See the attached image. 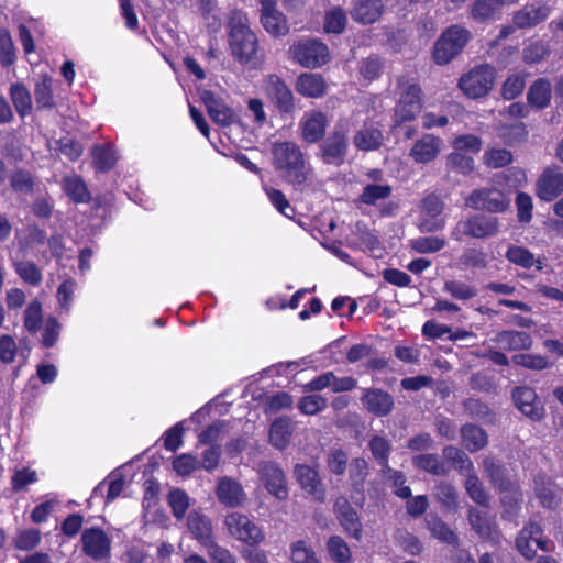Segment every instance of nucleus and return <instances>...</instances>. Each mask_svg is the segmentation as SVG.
<instances>
[{
  "label": "nucleus",
  "mask_w": 563,
  "mask_h": 563,
  "mask_svg": "<svg viewBox=\"0 0 563 563\" xmlns=\"http://www.w3.org/2000/svg\"><path fill=\"white\" fill-rule=\"evenodd\" d=\"M445 244V240L439 236H419L410 240L411 249L420 254L435 253L442 250Z\"/></svg>",
  "instance_id": "obj_53"
},
{
  "label": "nucleus",
  "mask_w": 563,
  "mask_h": 563,
  "mask_svg": "<svg viewBox=\"0 0 563 563\" xmlns=\"http://www.w3.org/2000/svg\"><path fill=\"white\" fill-rule=\"evenodd\" d=\"M228 45L230 55L241 65L258 62L260 45L256 34L250 27L245 12L232 9L227 18Z\"/></svg>",
  "instance_id": "obj_1"
},
{
  "label": "nucleus",
  "mask_w": 563,
  "mask_h": 563,
  "mask_svg": "<svg viewBox=\"0 0 563 563\" xmlns=\"http://www.w3.org/2000/svg\"><path fill=\"white\" fill-rule=\"evenodd\" d=\"M289 58L305 68H320L330 60L328 46L318 38H300L290 45Z\"/></svg>",
  "instance_id": "obj_5"
},
{
  "label": "nucleus",
  "mask_w": 563,
  "mask_h": 563,
  "mask_svg": "<svg viewBox=\"0 0 563 563\" xmlns=\"http://www.w3.org/2000/svg\"><path fill=\"white\" fill-rule=\"evenodd\" d=\"M296 89L307 98H320L327 91V82L320 74L305 73L298 76Z\"/></svg>",
  "instance_id": "obj_29"
},
{
  "label": "nucleus",
  "mask_w": 563,
  "mask_h": 563,
  "mask_svg": "<svg viewBox=\"0 0 563 563\" xmlns=\"http://www.w3.org/2000/svg\"><path fill=\"white\" fill-rule=\"evenodd\" d=\"M385 10L382 0H355L351 16L362 24H372L379 20Z\"/></svg>",
  "instance_id": "obj_27"
},
{
  "label": "nucleus",
  "mask_w": 563,
  "mask_h": 563,
  "mask_svg": "<svg viewBox=\"0 0 563 563\" xmlns=\"http://www.w3.org/2000/svg\"><path fill=\"white\" fill-rule=\"evenodd\" d=\"M446 167L450 172L466 176L474 170V159L468 155L454 151L446 156Z\"/></svg>",
  "instance_id": "obj_51"
},
{
  "label": "nucleus",
  "mask_w": 563,
  "mask_h": 563,
  "mask_svg": "<svg viewBox=\"0 0 563 563\" xmlns=\"http://www.w3.org/2000/svg\"><path fill=\"white\" fill-rule=\"evenodd\" d=\"M434 497L449 510H456L459 508L457 490L448 482H440L434 486Z\"/></svg>",
  "instance_id": "obj_47"
},
{
  "label": "nucleus",
  "mask_w": 563,
  "mask_h": 563,
  "mask_svg": "<svg viewBox=\"0 0 563 563\" xmlns=\"http://www.w3.org/2000/svg\"><path fill=\"white\" fill-rule=\"evenodd\" d=\"M380 475L383 479L390 484L395 488V495L402 499L411 497L410 487L406 486V476L402 472L391 468L389 465L380 468Z\"/></svg>",
  "instance_id": "obj_43"
},
{
  "label": "nucleus",
  "mask_w": 563,
  "mask_h": 563,
  "mask_svg": "<svg viewBox=\"0 0 563 563\" xmlns=\"http://www.w3.org/2000/svg\"><path fill=\"white\" fill-rule=\"evenodd\" d=\"M443 456L448 462H451L452 465L461 473L468 474L474 471V465L468 455L461 449L446 445L443 449Z\"/></svg>",
  "instance_id": "obj_44"
},
{
  "label": "nucleus",
  "mask_w": 563,
  "mask_h": 563,
  "mask_svg": "<svg viewBox=\"0 0 563 563\" xmlns=\"http://www.w3.org/2000/svg\"><path fill=\"white\" fill-rule=\"evenodd\" d=\"M506 257L511 263L519 265L521 267L530 268L536 265L539 271L542 269L541 261L536 260L533 254L525 247L516 245L508 247L506 252Z\"/></svg>",
  "instance_id": "obj_46"
},
{
  "label": "nucleus",
  "mask_w": 563,
  "mask_h": 563,
  "mask_svg": "<svg viewBox=\"0 0 563 563\" xmlns=\"http://www.w3.org/2000/svg\"><path fill=\"white\" fill-rule=\"evenodd\" d=\"M261 22L271 35L278 37L288 33L289 26L286 16L275 7L261 9Z\"/></svg>",
  "instance_id": "obj_30"
},
{
  "label": "nucleus",
  "mask_w": 563,
  "mask_h": 563,
  "mask_svg": "<svg viewBox=\"0 0 563 563\" xmlns=\"http://www.w3.org/2000/svg\"><path fill=\"white\" fill-rule=\"evenodd\" d=\"M443 211V202L437 195L427 196L421 202V217L419 220V230L430 233L442 230L445 220L440 218Z\"/></svg>",
  "instance_id": "obj_16"
},
{
  "label": "nucleus",
  "mask_w": 563,
  "mask_h": 563,
  "mask_svg": "<svg viewBox=\"0 0 563 563\" xmlns=\"http://www.w3.org/2000/svg\"><path fill=\"white\" fill-rule=\"evenodd\" d=\"M369 472V464L363 457L353 459L350 464V481L354 488H362Z\"/></svg>",
  "instance_id": "obj_59"
},
{
  "label": "nucleus",
  "mask_w": 563,
  "mask_h": 563,
  "mask_svg": "<svg viewBox=\"0 0 563 563\" xmlns=\"http://www.w3.org/2000/svg\"><path fill=\"white\" fill-rule=\"evenodd\" d=\"M465 205L474 210L499 213L509 208L510 199L496 188H482L473 190L466 198Z\"/></svg>",
  "instance_id": "obj_12"
},
{
  "label": "nucleus",
  "mask_w": 563,
  "mask_h": 563,
  "mask_svg": "<svg viewBox=\"0 0 563 563\" xmlns=\"http://www.w3.org/2000/svg\"><path fill=\"white\" fill-rule=\"evenodd\" d=\"M534 490L543 507L555 508L559 505L555 485L547 476L541 474L536 476Z\"/></svg>",
  "instance_id": "obj_37"
},
{
  "label": "nucleus",
  "mask_w": 563,
  "mask_h": 563,
  "mask_svg": "<svg viewBox=\"0 0 563 563\" xmlns=\"http://www.w3.org/2000/svg\"><path fill=\"white\" fill-rule=\"evenodd\" d=\"M63 187L66 195L76 203L88 202L90 199L85 181L77 175L64 177Z\"/></svg>",
  "instance_id": "obj_42"
},
{
  "label": "nucleus",
  "mask_w": 563,
  "mask_h": 563,
  "mask_svg": "<svg viewBox=\"0 0 563 563\" xmlns=\"http://www.w3.org/2000/svg\"><path fill=\"white\" fill-rule=\"evenodd\" d=\"M16 274L27 284L36 286L42 282L40 268L30 261L18 262L14 265Z\"/></svg>",
  "instance_id": "obj_61"
},
{
  "label": "nucleus",
  "mask_w": 563,
  "mask_h": 563,
  "mask_svg": "<svg viewBox=\"0 0 563 563\" xmlns=\"http://www.w3.org/2000/svg\"><path fill=\"white\" fill-rule=\"evenodd\" d=\"M349 151V128L338 123L320 145V157L324 164L341 166Z\"/></svg>",
  "instance_id": "obj_8"
},
{
  "label": "nucleus",
  "mask_w": 563,
  "mask_h": 563,
  "mask_svg": "<svg viewBox=\"0 0 563 563\" xmlns=\"http://www.w3.org/2000/svg\"><path fill=\"white\" fill-rule=\"evenodd\" d=\"M503 494L500 501L504 508L503 519L514 520L521 509L522 494L515 484L510 489L500 492Z\"/></svg>",
  "instance_id": "obj_39"
},
{
  "label": "nucleus",
  "mask_w": 563,
  "mask_h": 563,
  "mask_svg": "<svg viewBox=\"0 0 563 563\" xmlns=\"http://www.w3.org/2000/svg\"><path fill=\"white\" fill-rule=\"evenodd\" d=\"M265 90L279 113H292L295 111L294 93L282 78L269 75L266 79Z\"/></svg>",
  "instance_id": "obj_14"
},
{
  "label": "nucleus",
  "mask_w": 563,
  "mask_h": 563,
  "mask_svg": "<svg viewBox=\"0 0 563 563\" xmlns=\"http://www.w3.org/2000/svg\"><path fill=\"white\" fill-rule=\"evenodd\" d=\"M551 13L547 4L531 3L516 11L512 16L514 25L518 29H531L545 21Z\"/></svg>",
  "instance_id": "obj_25"
},
{
  "label": "nucleus",
  "mask_w": 563,
  "mask_h": 563,
  "mask_svg": "<svg viewBox=\"0 0 563 563\" xmlns=\"http://www.w3.org/2000/svg\"><path fill=\"white\" fill-rule=\"evenodd\" d=\"M500 7L495 0H476L471 7V16L478 22H483L493 18Z\"/></svg>",
  "instance_id": "obj_56"
},
{
  "label": "nucleus",
  "mask_w": 563,
  "mask_h": 563,
  "mask_svg": "<svg viewBox=\"0 0 563 563\" xmlns=\"http://www.w3.org/2000/svg\"><path fill=\"white\" fill-rule=\"evenodd\" d=\"M412 465L437 476H445L450 473V466L438 454L433 453L415 455L412 457Z\"/></svg>",
  "instance_id": "obj_34"
},
{
  "label": "nucleus",
  "mask_w": 563,
  "mask_h": 563,
  "mask_svg": "<svg viewBox=\"0 0 563 563\" xmlns=\"http://www.w3.org/2000/svg\"><path fill=\"white\" fill-rule=\"evenodd\" d=\"M258 475L266 490L278 500H286L289 496L287 479L282 467L271 461L258 465Z\"/></svg>",
  "instance_id": "obj_13"
},
{
  "label": "nucleus",
  "mask_w": 563,
  "mask_h": 563,
  "mask_svg": "<svg viewBox=\"0 0 563 563\" xmlns=\"http://www.w3.org/2000/svg\"><path fill=\"white\" fill-rule=\"evenodd\" d=\"M363 407L377 417L388 416L395 407L394 398L380 388H365L361 397Z\"/></svg>",
  "instance_id": "obj_21"
},
{
  "label": "nucleus",
  "mask_w": 563,
  "mask_h": 563,
  "mask_svg": "<svg viewBox=\"0 0 563 563\" xmlns=\"http://www.w3.org/2000/svg\"><path fill=\"white\" fill-rule=\"evenodd\" d=\"M272 156L273 166L284 180L299 189L307 185L312 169L298 144L291 141L275 142Z\"/></svg>",
  "instance_id": "obj_2"
},
{
  "label": "nucleus",
  "mask_w": 563,
  "mask_h": 563,
  "mask_svg": "<svg viewBox=\"0 0 563 563\" xmlns=\"http://www.w3.org/2000/svg\"><path fill=\"white\" fill-rule=\"evenodd\" d=\"M80 542L82 553L89 559L99 562L110 559L112 540L103 529L98 527L85 529Z\"/></svg>",
  "instance_id": "obj_10"
},
{
  "label": "nucleus",
  "mask_w": 563,
  "mask_h": 563,
  "mask_svg": "<svg viewBox=\"0 0 563 563\" xmlns=\"http://www.w3.org/2000/svg\"><path fill=\"white\" fill-rule=\"evenodd\" d=\"M224 526L231 538L247 545H257L265 539L263 529L242 512H229L224 517Z\"/></svg>",
  "instance_id": "obj_6"
},
{
  "label": "nucleus",
  "mask_w": 563,
  "mask_h": 563,
  "mask_svg": "<svg viewBox=\"0 0 563 563\" xmlns=\"http://www.w3.org/2000/svg\"><path fill=\"white\" fill-rule=\"evenodd\" d=\"M462 443L470 452H477L486 446L487 433L475 424L467 423L461 429Z\"/></svg>",
  "instance_id": "obj_38"
},
{
  "label": "nucleus",
  "mask_w": 563,
  "mask_h": 563,
  "mask_svg": "<svg viewBox=\"0 0 563 563\" xmlns=\"http://www.w3.org/2000/svg\"><path fill=\"white\" fill-rule=\"evenodd\" d=\"M501 223L495 216L475 213L460 220L452 229L453 240L462 242L466 238L485 240L496 236L500 232Z\"/></svg>",
  "instance_id": "obj_3"
},
{
  "label": "nucleus",
  "mask_w": 563,
  "mask_h": 563,
  "mask_svg": "<svg viewBox=\"0 0 563 563\" xmlns=\"http://www.w3.org/2000/svg\"><path fill=\"white\" fill-rule=\"evenodd\" d=\"M551 96V82L547 78H539L529 87L527 100L530 106L541 110L550 104Z\"/></svg>",
  "instance_id": "obj_33"
},
{
  "label": "nucleus",
  "mask_w": 563,
  "mask_h": 563,
  "mask_svg": "<svg viewBox=\"0 0 563 563\" xmlns=\"http://www.w3.org/2000/svg\"><path fill=\"white\" fill-rule=\"evenodd\" d=\"M483 466L492 485L499 492L510 489L512 485H515V483L508 477L505 467L498 464L494 459H484Z\"/></svg>",
  "instance_id": "obj_36"
},
{
  "label": "nucleus",
  "mask_w": 563,
  "mask_h": 563,
  "mask_svg": "<svg viewBox=\"0 0 563 563\" xmlns=\"http://www.w3.org/2000/svg\"><path fill=\"white\" fill-rule=\"evenodd\" d=\"M294 422L288 417L276 419L269 429V441L278 450H285L291 440Z\"/></svg>",
  "instance_id": "obj_32"
},
{
  "label": "nucleus",
  "mask_w": 563,
  "mask_h": 563,
  "mask_svg": "<svg viewBox=\"0 0 563 563\" xmlns=\"http://www.w3.org/2000/svg\"><path fill=\"white\" fill-rule=\"evenodd\" d=\"M444 291L459 300H468L477 296L478 290L475 286L460 282L448 280L444 283Z\"/></svg>",
  "instance_id": "obj_52"
},
{
  "label": "nucleus",
  "mask_w": 563,
  "mask_h": 563,
  "mask_svg": "<svg viewBox=\"0 0 563 563\" xmlns=\"http://www.w3.org/2000/svg\"><path fill=\"white\" fill-rule=\"evenodd\" d=\"M563 192V170L556 165L543 170L537 181V195L540 199L551 201Z\"/></svg>",
  "instance_id": "obj_18"
},
{
  "label": "nucleus",
  "mask_w": 563,
  "mask_h": 563,
  "mask_svg": "<svg viewBox=\"0 0 563 563\" xmlns=\"http://www.w3.org/2000/svg\"><path fill=\"white\" fill-rule=\"evenodd\" d=\"M328 406V400L322 395L311 394L308 396H303L299 399L297 404V408L303 413L308 416L317 415L318 412L323 411Z\"/></svg>",
  "instance_id": "obj_54"
},
{
  "label": "nucleus",
  "mask_w": 563,
  "mask_h": 563,
  "mask_svg": "<svg viewBox=\"0 0 563 563\" xmlns=\"http://www.w3.org/2000/svg\"><path fill=\"white\" fill-rule=\"evenodd\" d=\"M471 38L467 29L460 25L448 27L433 46V59L438 65H446L462 53Z\"/></svg>",
  "instance_id": "obj_4"
},
{
  "label": "nucleus",
  "mask_w": 563,
  "mask_h": 563,
  "mask_svg": "<svg viewBox=\"0 0 563 563\" xmlns=\"http://www.w3.org/2000/svg\"><path fill=\"white\" fill-rule=\"evenodd\" d=\"M467 521L472 530L482 540L497 545L501 542V531L496 522L495 516L489 511L471 506L467 510Z\"/></svg>",
  "instance_id": "obj_11"
},
{
  "label": "nucleus",
  "mask_w": 563,
  "mask_h": 563,
  "mask_svg": "<svg viewBox=\"0 0 563 563\" xmlns=\"http://www.w3.org/2000/svg\"><path fill=\"white\" fill-rule=\"evenodd\" d=\"M346 25V14L341 8H333L325 14L324 30L328 33H342Z\"/></svg>",
  "instance_id": "obj_64"
},
{
  "label": "nucleus",
  "mask_w": 563,
  "mask_h": 563,
  "mask_svg": "<svg viewBox=\"0 0 563 563\" xmlns=\"http://www.w3.org/2000/svg\"><path fill=\"white\" fill-rule=\"evenodd\" d=\"M295 477L307 494L318 501H324L325 489L318 471L307 464H296L294 467Z\"/></svg>",
  "instance_id": "obj_20"
},
{
  "label": "nucleus",
  "mask_w": 563,
  "mask_h": 563,
  "mask_svg": "<svg viewBox=\"0 0 563 563\" xmlns=\"http://www.w3.org/2000/svg\"><path fill=\"white\" fill-rule=\"evenodd\" d=\"M329 120L325 113L320 110L305 112L300 122V136L307 143H317L323 140Z\"/></svg>",
  "instance_id": "obj_17"
},
{
  "label": "nucleus",
  "mask_w": 563,
  "mask_h": 563,
  "mask_svg": "<svg viewBox=\"0 0 563 563\" xmlns=\"http://www.w3.org/2000/svg\"><path fill=\"white\" fill-rule=\"evenodd\" d=\"M516 548L522 556L532 560L536 556L537 549L549 551L548 541L542 539V529L536 522L525 526L517 539Z\"/></svg>",
  "instance_id": "obj_15"
},
{
  "label": "nucleus",
  "mask_w": 563,
  "mask_h": 563,
  "mask_svg": "<svg viewBox=\"0 0 563 563\" xmlns=\"http://www.w3.org/2000/svg\"><path fill=\"white\" fill-rule=\"evenodd\" d=\"M216 496L220 504L230 508L242 506L247 498L242 485L229 476L219 478L216 487Z\"/></svg>",
  "instance_id": "obj_22"
},
{
  "label": "nucleus",
  "mask_w": 563,
  "mask_h": 563,
  "mask_svg": "<svg viewBox=\"0 0 563 563\" xmlns=\"http://www.w3.org/2000/svg\"><path fill=\"white\" fill-rule=\"evenodd\" d=\"M427 527L434 538L448 544L457 543V536L455 532L439 517L430 516L427 519Z\"/></svg>",
  "instance_id": "obj_48"
},
{
  "label": "nucleus",
  "mask_w": 563,
  "mask_h": 563,
  "mask_svg": "<svg viewBox=\"0 0 563 563\" xmlns=\"http://www.w3.org/2000/svg\"><path fill=\"white\" fill-rule=\"evenodd\" d=\"M496 73L489 65H481L471 69L459 80V88L472 99L485 97L494 87Z\"/></svg>",
  "instance_id": "obj_7"
},
{
  "label": "nucleus",
  "mask_w": 563,
  "mask_h": 563,
  "mask_svg": "<svg viewBox=\"0 0 563 563\" xmlns=\"http://www.w3.org/2000/svg\"><path fill=\"white\" fill-rule=\"evenodd\" d=\"M41 542V532L37 529L20 530L14 540V547L22 551H30Z\"/></svg>",
  "instance_id": "obj_60"
},
{
  "label": "nucleus",
  "mask_w": 563,
  "mask_h": 563,
  "mask_svg": "<svg viewBox=\"0 0 563 563\" xmlns=\"http://www.w3.org/2000/svg\"><path fill=\"white\" fill-rule=\"evenodd\" d=\"M443 141L433 135L424 134L417 140L409 151V156L418 164H428L441 153Z\"/></svg>",
  "instance_id": "obj_23"
},
{
  "label": "nucleus",
  "mask_w": 563,
  "mask_h": 563,
  "mask_svg": "<svg viewBox=\"0 0 563 563\" xmlns=\"http://www.w3.org/2000/svg\"><path fill=\"white\" fill-rule=\"evenodd\" d=\"M550 55V47L542 41L528 44L522 51V58L527 64H536Z\"/></svg>",
  "instance_id": "obj_58"
},
{
  "label": "nucleus",
  "mask_w": 563,
  "mask_h": 563,
  "mask_svg": "<svg viewBox=\"0 0 563 563\" xmlns=\"http://www.w3.org/2000/svg\"><path fill=\"white\" fill-rule=\"evenodd\" d=\"M383 134L379 129L373 124H364L353 139L354 145L361 151H373L380 146Z\"/></svg>",
  "instance_id": "obj_35"
},
{
  "label": "nucleus",
  "mask_w": 563,
  "mask_h": 563,
  "mask_svg": "<svg viewBox=\"0 0 563 563\" xmlns=\"http://www.w3.org/2000/svg\"><path fill=\"white\" fill-rule=\"evenodd\" d=\"M291 561L292 563H318L314 551L303 540L291 544Z\"/></svg>",
  "instance_id": "obj_63"
},
{
  "label": "nucleus",
  "mask_w": 563,
  "mask_h": 563,
  "mask_svg": "<svg viewBox=\"0 0 563 563\" xmlns=\"http://www.w3.org/2000/svg\"><path fill=\"white\" fill-rule=\"evenodd\" d=\"M494 341L508 351L529 350L532 346L531 335L523 331H501L496 334Z\"/></svg>",
  "instance_id": "obj_31"
},
{
  "label": "nucleus",
  "mask_w": 563,
  "mask_h": 563,
  "mask_svg": "<svg viewBox=\"0 0 563 563\" xmlns=\"http://www.w3.org/2000/svg\"><path fill=\"white\" fill-rule=\"evenodd\" d=\"M512 398L517 408L523 415L534 420L542 418L543 407L533 388L527 386L516 387L512 391Z\"/></svg>",
  "instance_id": "obj_26"
},
{
  "label": "nucleus",
  "mask_w": 563,
  "mask_h": 563,
  "mask_svg": "<svg viewBox=\"0 0 563 563\" xmlns=\"http://www.w3.org/2000/svg\"><path fill=\"white\" fill-rule=\"evenodd\" d=\"M202 101L212 121L223 128L230 126L238 121L234 110L227 102L211 91L202 93Z\"/></svg>",
  "instance_id": "obj_19"
},
{
  "label": "nucleus",
  "mask_w": 563,
  "mask_h": 563,
  "mask_svg": "<svg viewBox=\"0 0 563 563\" xmlns=\"http://www.w3.org/2000/svg\"><path fill=\"white\" fill-rule=\"evenodd\" d=\"M10 97L20 117L27 115L32 110V99L29 90L22 84H13Z\"/></svg>",
  "instance_id": "obj_45"
},
{
  "label": "nucleus",
  "mask_w": 563,
  "mask_h": 563,
  "mask_svg": "<svg viewBox=\"0 0 563 563\" xmlns=\"http://www.w3.org/2000/svg\"><path fill=\"white\" fill-rule=\"evenodd\" d=\"M43 321L42 306L40 301L33 300L24 312V327L31 333H36Z\"/></svg>",
  "instance_id": "obj_62"
},
{
  "label": "nucleus",
  "mask_w": 563,
  "mask_h": 563,
  "mask_svg": "<svg viewBox=\"0 0 563 563\" xmlns=\"http://www.w3.org/2000/svg\"><path fill=\"white\" fill-rule=\"evenodd\" d=\"M34 98L38 109H51L54 107L52 79L43 76L34 88Z\"/></svg>",
  "instance_id": "obj_50"
},
{
  "label": "nucleus",
  "mask_w": 563,
  "mask_h": 563,
  "mask_svg": "<svg viewBox=\"0 0 563 563\" xmlns=\"http://www.w3.org/2000/svg\"><path fill=\"white\" fill-rule=\"evenodd\" d=\"M464 487L466 490V494L470 496V498L483 507H489L490 497L489 494L486 492L483 483L478 478L477 474L475 473V470L471 473L466 474V479L464 483Z\"/></svg>",
  "instance_id": "obj_41"
},
{
  "label": "nucleus",
  "mask_w": 563,
  "mask_h": 563,
  "mask_svg": "<svg viewBox=\"0 0 563 563\" xmlns=\"http://www.w3.org/2000/svg\"><path fill=\"white\" fill-rule=\"evenodd\" d=\"M328 551L330 556L338 563H349L351 560V551L346 542L339 536L329 539Z\"/></svg>",
  "instance_id": "obj_57"
},
{
  "label": "nucleus",
  "mask_w": 563,
  "mask_h": 563,
  "mask_svg": "<svg viewBox=\"0 0 563 563\" xmlns=\"http://www.w3.org/2000/svg\"><path fill=\"white\" fill-rule=\"evenodd\" d=\"M92 164L99 172H108L115 165L118 156L111 144L95 145L91 151Z\"/></svg>",
  "instance_id": "obj_40"
},
{
  "label": "nucleus",
  "mask_w": 563,
  "mask_h": 563,
  "mask_svg": "<svg viewBox=\"0 0 563 563\" xmlns=\"http://www.w3.org/2000/svg\"><path fill=\"white\" fill-rule=\"evenodd\" d=\"M399 100L394 119L397 124L412 121L422 108V90L419 85L399 80Z\"/></svg>",
  "instance_id": "obj_9"
},
{
  "label": "nucleus",
  "mask_w": 563,
  "mask_h": 563,
  "mask_svg": "<svg viewBox=\"0 0 563 563\" xmlns=\"http://www.w3.org/2000/svg\"><path fill=\"white\" fill-rule=\"evenodd\" d=\"M335 509L338 519L344 530L356 540H360L362 538V523L356 510L344 498L336 500Z\"/></svg>",
  "instance_id": "obj_28"
},
{
  "label": "nucleus",
  "mask_w": 563,
  "mask_h": 563,
  "mask_svg": "<svg viewBox=\"0 0 563 563\" xmlns=\"http://www.w3.org/2000/svg\"><path fill=\"white\" fill-rule=\"evenodd\" d=\"M188 529L200 545L207 548L214 542L213 527L211 519L199 510H192L187 518Z\"/></svg>",
  "instance_id": "obj_24"
},
{
  "label": "nucleus",
  "mask_w": 563,
  "mask_h": 563,
  "mask_svg": "<svg viewBox=\"0 0 563 563\" xmlns=\"http://www.w3.org/2000/svg\"><path fill=\"white\" fill-rule=\"evenodd\" d=\"M368 449L380 468L385 467V465H389L388 460L391 452V443L389 440L382 435H374L368 441Z\"/></svg>",
  "instance_id": "obj_49"
},
{
  "label": "nucleus",
  "mask_w": 563,
  "mask_h": 563,
  "mask_svg": "<svg viewBox=\"0 0 563 563\" xmlns=\"http://www.w3.org/2000/svg\"><path fill=\"white\" fill-rule=\"evenodd\" d=\"M167 500L175 518L183 519L190 506L189 496L181 489H173L168 493Z\"/></svg>",
  "instance_id": "obj_55"
}]
</instances>
